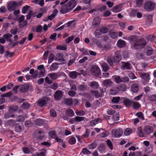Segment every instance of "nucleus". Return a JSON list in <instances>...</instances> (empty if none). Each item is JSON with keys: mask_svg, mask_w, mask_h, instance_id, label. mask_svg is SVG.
<instances>
[{"mask_svg": "<svg viewBox=\"0 0 156 156\" xmlns=\"http://www.w3.org/2000/svg\"><path fill=\"white\" fill-rule=\"evenodd\" d=\"M137 133L139 136L140 137H143L145 135H148L153 132L154 130L153 128L149 125L145 126L143 128V131L141 126L137 128Z\"/></svg>", "mask_w": 156, "mask_h": 156, "instance_id": "f257e3e1", "label": "nucleus"}, {"mask_svg": "<svg viewBox=\"0 0 156 156\" xmlns=\"http://www.w3.org/2000/svg\"><path fill=\"white\" fill-rule=\"evenodd\" d=\"M155 4L153 2H147L145 3L144 5V9L147 11H151L154 9Z\"/></svg>", "mask_w": 156, "mask_h": 156, "instance_id": "f03ea898", "label": "nucleus"}, {"mask_svg": "<svg viewBox=\"0 0 156 156\" xmlns=\"http://www.w3.org/2000/svg\"><path fill=\"white\" fill-rule=\"evenodd\" d=\"M139 74L142 78V81L144 84H146L149 82L150 78L149 75L148 74L141 72H139Z\"/></svg>", "mask_w": 156, "mask_h": 156, "instance_id": "7ed1b4c3", "label": "nucleus"}, {"mask_svg": "<svg viewBox=\"0 0 156 156\" xmlns=\"http://www.w3.org/2000/svg\"><path fill=\"white\" fill-rule=\"evenodd\" d=\"M129 40L130 42L133 43V47L136 49H137V46H140V44L137 45L138 40L136 36H132L129 37Z\"/></svg>", "mask_w": 156, "mask_h": 156, "instance_id": "20e7f679", "label": "nucleus"}, {"mask_svg": "<svg viewBox=\"0 0 156 156\" xmlns=\"http://www.w3.org/2000/svg\"><path fill=\"white\" fill-rule=\"evenodd\" d=\"M123 131L121 129H114L112 131V133L116 138H119L122 136Z\"/></svg>", "mask_w": 156, "mask_h": 156, "instance_id": "39448f33", "label": "nucleus"}, {"mask_svg": "<svg viewBox=\"0 0 156 156\" xmlns=\"http://www.w3.org/2000/svg\"><path fill=\"white\" fill-rule=\"evenodd\" d=\"M17 6V3L14 1L9 2L7 6L8 10L10 11H14Z\"/></svg>", "mask_w": 156, "mask_h": 156, "instance_id": "423d86ee", "label": "nucleus"}, {"mask_svg": "<svg viewBox=\"0 0 156 156\" xmlns=\"http://www.w3.org/2000/svg\"><path fill=\"white\" fill-rule=\"evenodd\" d=\"M90 71L92 75L95 76L99 75L100 73V69L97 66H93L91 68Z\"/></svg>", "mask_w": 156, "mask_h": 156, "instance_id": "0eeeda50", "label": "nucleus"}, {"mask_svg": "<svg viewBox=\"0 0 156 156\" xmlns=\"http://www.w3.org/2000/svg\"><path fill=\"white\" fill-rule=\"evenodd\" d=\"M76 2L75 0H72L65 4L66 5L67 8L69 11H70L74 8L76 5Z\"/></svg>", "mask_w": 156, "mask_h": 156, "instance_id": "6e6552de", "label": "nucleus"}, {"mask_svg": "<svg viewBox=\"0 0 156 156\" xmlns=\"http://www.w3.org/2000/svg\"><path fill=\"white\" fill-rule=\"evenodd\" d=\"M62 5L60 9V12L62 14H65L68 12L69 10L67 8V7L64 3L62 2L60 3Z\"/></svg>", "mask_w": 156, "mask_h": 156, "instance_id": "1a4fd4ad", "label": "nucleus"}, {"mask_svg": "<svg viewBox=\"0 0 156 156\" xmlns=\"http://www.w3.org/2000/svg\"><path fill=\"white\" fill-rule=\"evenodd\" d=\"M113 84V83L110 79H106L103 82V85L107 87H112Z\"/></svg>", "mask_w": 156, "mask_h": 156, "instance_id": "9d476101", "label": "nucleus"}, {"mask_svg": "<svg viewBox=\"0 0 156 156\" xmlns=\"http://www.w3.org/2000/svg\"><path fill=\"white\" fill-rule=\"evenodd\" d=\"M81 74L83 75L82 73H77L76 71H73L70 72L69 75L71 78L74 79L76 78L78 76H80Z\"/></svg>", "mask_w": 156, "mask_h": 156, "instance_id": "9b49d317", "label": "nucleus"}, {"mask_svg": "<svg viewBox=\"0 0 156 156\" xmlns=\"http://www.w3.org/2000/svg\"><path fill=\"white\" fill-rule=\"evenodd\" d=\"M122 6L121 4H119L114 6L112 8V11L114 12H118L121 11Z\"/></svg>", "mask_w": 156, "mask_h": 156, "instance_id": "f8f14e48", "label": "nucleus"}, {"mask_svg": "<svg viewBox=\"0 0 156 156\" xmlns=\"http://www.w3.org/2000/svg\"><path fill=\"white\" fill-rule=\"evenodd\" d=\"M63 96L62 92L60 90L57 91L55 94V98L57 100H59Z\"/></svg>", "mask_w": 156, "mask_h": 156, "instance_id": "ddd939ff", "label": "nucleus"}, {"mask_svg": "<svg viewBox=\"0 0 156 156\" xmlns=\"http://www.w3.org/2000/svg\"><path fill=\"white\" fill-rule=\"evenodd\" d=\"M122 68L123 70L130 69H131L132 66L129 63L123 62H122Z\"/></svg>", "mask_w": 156, "mask_h": 156, "instance_id": "4468645a", "label": "nucleus"}, {"mask_svg": "<svg viewBox=\"0 0 156 156\" xmlns=\"http://www.w3.org/2000/svg\"><path fill=\"white\" fill-rule=\"evenodd\" d=\"M121 54L118 52L116 53L113 58V60L115 62L117 63L120 61L121 59Z\"/></svg>", "mask_w": 156, "mask_h": 156, "instance_id": "2eb2a0df", "label": "nucleus"}, {"mask_svg": "<svg viewBox=\"0 0 156 156\" xmlns=\"http://www.w3.org/2000/svg\"><path fill=\"white\" fill-rule=\"evenodd\" d=\"M19 90L22 92L27 90L29 88V86L27 84H23L19 85Z\"/></svg>", "mask_w": 156, "mask_h": 156, "instance_id": "dca6fc26", "label": "nucleus"}, {"mask_svg": "<svg viewBox=\"0 0 156 156\" xmlns=\"http://www.w3.org/2000/svg\"><path fill=\"white\" fill-rule=\"evenodd\" d=\"M146 44L145 40L144 39H142L138 40V42H137V45L140 44V46H137V49L141 48L142 46H145Z\"/></svg>", "mask_w": 156, "mask_h": 156, "instance_id": "f3484780", "label": "nucleus"}, {"mask_svg": "<svg viewBox=\"0 0 156 156\" xmlns=\"http://www.w3.org/2000/svg\"><path fill=\"white\" fill-rule=\"evenodd\" d=\"M101 20L98 17L95 18L92 23V25L94 27H97L100 24Z\"/></svg>", "mask_w": 156, "mask_h": 156, "instance_id": "a211bd4d", "label": "nucleus"}, {"mask_svg": "<svg viewBox=\"0 0 156 156\" xmlns=\"http://www.w3.org/2000/svg\"><path fill=\"white\" fill-rule=\"evenodd\" d=\"M48 101V99L46 98H44L38 101V105L41 106H43L45 105Z\"/></svg>", "mask_w": 156, "mask_h": 156, "instance_id": "6ab92c4d", "label": "nucleus"}, {"mask_svg": "<svg viewBox=\"0 0 156 156\" xmlns=\"http://www.w3.org/2000/svg\"><path fill=\"white\" fill-rule=\"evenodd\" d=\"M133 101L128 99H125L123 101V103L126 107H129L132 106Z\"/></svg>", "mask_w": 156, "mask_h": 156, "instance_id": "aec40b11", "label": "nucleus"}, {"mask_svg": "<svg viewBox=\"0 0 156 156\" xmlns=\"http://www.w3.org/2000/svg\"><path fill=\"white\" fill-rule=\"evenodd\" d=\"M139 89V86L137 84H134L132 85L131 90L133 93H136L138 91Z\"/></svg>", "mask_w": 156, "mask_h": 156, "instance_id": "412c9836", "label": "nucleus"}, {"mask_svg": "<svg viewBox=\"0 0 156 156\" xmlns=\"http://www.w3.org/2000/svg\"><path fill=\"white\" fill-rule=\"evenodd\" d=\"M89 86L92 88L97 89L99 86L98 83L94 81H93L90 83Z\"/></svg>", "mask_w": 156, "mask_h": 156, "instance_id": "4be33fe9", "label": "nucleus"}, {"mask_svg": "<svg viewBox=\"0 0 156 156\" xmlns=\"http://www.w3.org/2000/svg\"><path fill=\"white\" fill-rule=\"evenodd\" d=\"M101 120L100 118H97L94 120L91 121L90 123V125L91 126H93L97 124L99 122H101Z\"/></svg>", "mask_w": 156, "mask_h": 156, "instance_id": "5701e85b", "label": "nucleus"}, {"mask_svg": "<svg viewBox=\"0 0 156 156\" xmlns=\"http://www.w3.org/2000/svg\"><path fill=\"white\" fill-rule=\"evenodd\" d=\"M69 82L70 86H71V89L74 90L75 91L76 90V87L74 81L73 80H70Z\"/></svg>", "mask_w": 156, "mask_h": 156, "instance_id": "b1692460", "label": "nucleus"}, {"mask_svg": "<svg viewBox=\"0 0 156 156\" xmlns=\"http://www.w3.org/2000/svg\"><path fill=\"white\" fill-rule=\"evenodd\" d=\"M15 115L11 112H6L4 115V118L6 119L10 118H14Z\"/></svg>", "mask_w": 156, "mask_h": 156, "instance_id": "393cba45", "label": "nucleus"}, {"mask_svg": "<svg viewBox=\"0 0 156 156\" xmlns=\"http://www.w3.org/2000/svg\"><path fill=\"white\" fill-rule=\"evenodd\" d=\"M12 36V35L9 33L5 34L3 36V37L6 39L7 42H10L11 43L12 42L11 39L10 38Z\"/></svg>", "mask_w": 156, "mask_h": 156, "instance_id": "a878e982", "label": "nucleus"}, {"mask_svg": "<svg viewBox=\"0 0 156 156\" xmlns=\"http://www.w3.org/2000/svg\"><path fill=\"white\" fill-rule=\"evenodd\" d=\"M117 44L118 47L122 48L126 45V42L125 41L120 39L118 41Z\"/></svg>", "mask_w": 156, "mask_h": 156, "instance_id": "bb28decb", "label": "nucleus"}, {"mask_svg": "<svg viewBox=\"0 0 156 156\" xmlns=\"http://www.w3.org/2000/svg\"><path fill=\"white\" fill-rule=\"evenodd\" d=\"M119 91V89L118 87L112 88L110 91V94L112 95H114L117 94Z\"/></svg>", "mask_w": 156, "mask_h": 156, "instance_id": "cd10ccee", "label": "nucleus"}, {"mask_svg": "<svg viewBox=\"0 0 156 156\" xmlns=\"http://www.w3.org/2000/svg\"><path fill=\"white\" fill-rule=\"evenodd\" d=\"M48 76L53 80H56L58 76V75L56 73H49Z\"/></svg>", "mask_w": 156, "mask_h": 156, "instance_id": "c85d7f7f", "label": "nucleus"}, {"mask_svg": "<svg viewBox=\"0 0 156 156\" xmlns=\"http://www.w3.org/2000/svg\"><path fill=\"white\" fill-rule=\"evenodd\" d=\"M59 64L57 62L53 63L50 67V69L51 71H54L57 69L58 67Z\"/></svg>", "mask_w": 156, "mask_h": 156, "instance_id": "c756f323", "label": "nucleus"}, {"mask_svg": "<svg viewBox=\"0 0 156 156\" xmlns=\"http://www.w3.org/2000/svg\"><path fill=\"white\" fill-rule=\"evenodd\" d=\"M66 113L69 117H72L74 115L73 111L71 109H69L67 110L66 111Z\"/></svg>", "mask_w": 156, "mask_h": 156, "instance_id": "7c9ffc66", "label": "nucleus"}, {"mask_svg": "<svg viewBox=\"0 0 156 156\" xmlns=\"http://www.w3.org/2000/svg\"><path fill=\"white\" fill-rule=\"evenodd\" d=\"M105 145L103 144H101L99 147L98 150L101 153H104L105 152Z\"/></svg>", "mask_w": 156, "mask_h": 156, "instance_id": "2f4dec72", "label": "nucleus"}, {"mask_svg": "<svg viewBox=\"0 0 156 156\" xmlns=\"http://www.w3.org/2000/svg\"><path fill=\"white\" fill-rule=\"evenodd\" d=\"M132 106L134 109H137L141 107L140 105L138 102L133 101Z\"/></svg>", "mask_w": 156, "mask_h": 156, "instance_id": "473e14b6", "label": "nucleus"}, {"mask_svg": "<svg viewBox=\"0 0 156 156\" xmlns=\"http://www.w3.org/2000/svg\"><path fill=\"white\" fill-rule=\"evenodd\" d=\"M115 81L118 83L122 82V79L119 76H113Z\"/></svg>", "mask_w": 156, "mask_h": 156, "instance_id": "72a5a7b5", "label": "nucleus"}, {"mask_svg": "<svg viewBox=\"0 0 156 156\" xmlns=\"http://www.w3.org/2000/svg\"><path fill=\"white\" fill-rule=\"evenodd\" d=\"M15 121L12 120L10 119L7 120L5 122L7 126H13L15 123Z\"/></svg>", "mask_w": 156, "mask_h": 156, "instance_id": "f704fd0d", "label": "nucleus"}, {"mask_svg": "<svg viewBox=\"0 0 156 156\" xmlns=\"http://www.w3.org/2000/svg\"><path fill=\"white\" fill-rule=\"evenodd\" d=\"M65 103L68 105H71L73 103L72 98H66L65 100Z\"/></svg>", "mask_w": 156, "mask_h": 156, "instance_id": "c9c22d12", "label": "nucleus"}, {"mask_svg": "<svg viewBox=\"0 0 156 156\" xmlns=\"http://www.w3.org/2000/svg\"><path fill=\"white\" fill-rule=\"evenodd\" d=\"M30 7L28 5H26L23 7L22 9V12L23 14H25L27 12L31 11L29 10Z\"/></svg>", "mask_w": 156, "mask_h": 156, "instance_id": "e433bc0d", "label": "nucleus"}, {"mask_svg": "<svg viewBox=\"0 0 156 156\" xmlns=\"http://www.w3.org/2000/svg\"><path fill=\"white\" fill-rule=\"evenodd\" d=\"M64 55L62 53H58L56 54V55L55 59L57 61L59 60L60 59H61L63 58H64Z\"/></svg>", "mask_w": 156, "mask_h": 156, "instance_id": "4c0bfd02", "label": "nucleus"}, {"mask_svg": "<svg viewBox=\"0 0 156 156\" xmlns=\"http://www.w3.org/2000/svg\"><path fill=\"white\" fill-rule=\"evenodd\" d=\"M97 146V144L96 142H94L91 144L88 145V147L90 149H93L96 148Z\"/></svg>", "mask_w": 156, "mask_h": 156, "instance_id": "58836bf2", "label": "nucleus"}, {"mask_svg": "<svg viewBox=\"0 0 156 156\" xmlns=\"http://www.w3.org/2000/svg\"><path fill=\"white\" fill-rule=\"evenodd\" d=\"M132 130L130 128L126 129L124 131V134L125 136H128L132 133Z\"/></svg>", "mask_w": 156, "mask_h": 156, "instance_id": "ea45409f", "label": "nucleus"}, {"mask_svg": "<svg viewBox=\"0 0 156 156\" xmlns=\"http://www.w3.org/2000/svg\"><path fill=\"white\" fill-rule=\"evenodd\" d=\"M101 66L103 68V71L104 72H106L109 69V67L107 64L105 63H103L101 65Z\"/></svg>", "mask_w": 156, "mask_h": 156, "instance_id": "a19ab883", "label": "nucleus"}, {"mask_svg": "<svg viewBox=\"0 0 156 156\" xmlns=\"http://www.w3.org/2000/svg\"><path fill=\"white\" fill-rule=\"evenodd\" d=\"M22 127L19 124H16L15 126V130L17 132H20L22 130Z\"/></svg>", "mask_w": 156, "mask_h": 156, "instance_id": "79ce46f5", "label": "nucleus"}, {"mask_svg": "<svg viewBox=\"0 0 156 156\" xmlns=\"http://www.w3.org/2000/svg\"><path fill=\"white\" fill-rule=\"evenodd\" d=\"M17 107L16 106H13L9 108V112H11L13 114L14 112L17 110Z\"/></svg>", "mask_w": 156, "mask_h": 156, "instance_id": "37998d69", "label": "nucleus"}, {"mask_svg": "<svg viewBox=\"0 0 156 156\" xmlns=\"http://www.w3.org/2000/svg\"><path fill=\"white\" fill-rule=\"evenodd\" d=\"M54 55L53 54H51L49 56L48 63H51L54 59Z\"/></svg>", "mask_w": 156, "mask_h": 156, "instance_id": "c03bdc74", "label": "nucleus"}, {"mask_svg": "<svg viewBox=\"0 0 156 156\" xmlns=\"http://www.w3.org/2000/svg\"><path fill=\"white\" fill-rule=\"evenodd\" d=\"M14 54V52H10L9 51H5V56L7 57H11Z\"/></svg>", "mask_w": 156, "mask_h": 156, "instance_id": "a18cd8bd", "label": "nucleus"}, {"mask_svg": "<svg viewBox=\"0 0 156 156\" xmlns=\"http://www.w3.org/2000/svg\"><path fill=\"white\" fill-rule=\"evenodd\" d=\"M76 142V139L73 137H71L69 140V143L71 145L74 144Z\"/></svg>", "mask_w": 156, "mask_h": 156, "instance_id": "49530a36", "label": "nucleus"}, {"mask_svg": "<svg viewBox=\"0 0 156 156\" xmlns=\"http://www.w3.org/2000/svg\"><path fill=\"white\" fill-rule=\"evenodd\" d=\"M81 153H82L84 154H89L91 153V152L89 151L86 148H83Z\"/></svg>", "mask_w": 156, "mask_h": 156, "instance_id": "de8ad7c7", "label": "nucleus"}, {"mask_svg": "<svg viewBox=\"0 0 156 156\" xmlns=\"http://www.w3.org/2000/svg\"><path fill=\"white\" fill-rule=\"evenodd\" d=\"M23 151L24 153L27 154L29 153L31 151L30 148L26 147L23 148Z\"/></svg>", "mask_w": 156, "mask_h": 156, "instance_id": "09e8293b", "label": "nucleus"}, {"mask_svg": "<svg viewBox=\"0 0 156 156\" xmlns=\"http://www.w3.org/2000/svg\"><path fill=\"white\" fill-rule=\"evenodd\" d=\"M136 115L139 118L142 120H144V114L142 112H139L137 113Z\"/></svg>", "mask_w": 156, "mask_h": 156, "instance_id": "8fccbe9b", "label": "nucleus"}, {"mask_svg": "<svg viewBox=\"0 0 156 156\" xmlns=\"http://www.w3.org/2000/svg\"><path fill=\"white\" fill-rule=\"evenodd\" d=\"M109 34L110 37L113 38H115L117 37V33L113 31H110Z\"/></svg>", "mask_w": 156, "mask_h": 156, "instance_id": "3c124183", "label": "nucleus"}, {"mask_svg": "<svg viewBox=\"0 0 156 156\" xmlns=\"http://www.w3.org/2000/svg\"><path fill=\"white\" fill-rule=\"evenodd\" d=\"M120 99V98L119 97H114L112 99V102L113 103H117L119 102Z\"/></svg>", "mask_w": 156, "mask_h": 156, "instance_id": "603ef678", "label": "nucleus"}, {"mask_svg": "<svg viewBox=\"0 0 156 156\" xmlns=\"http://www.w3.org/2000/svg\"><path fill=\"white\" fill-rule=\"evenodd\" d=\"M56 49L61 50H66L67 49V47L66 45H58L56 47Z\"/></svg>", "mask_w": 156, "mask_h": 156, "instance_id": "864d4df0", "label": "nucleus"}, {"mask_svg": "<svg viewBox=\"0 0 156 156\" xmlns=\"http://www.w3.org/2000/svg\"><path fill=\"white\" fill-rule=\"evenodd\" d=\"M92 95L95 96L96 98H98L99 97V94L97 91L96 90L92 91L91 92Z\"/></svg>", "mask_w": 156, "mask_h": 156, "instance_id": "5fc2aeb1", "label": "nucleus"}, {"mask_svg": "<svg viewBox=\"0 0 156 156\" xmlns=\"http://www.w3.org/2000/svg\"><path fill=\"white\" fill-rule=\"evenodd\" d=\"M113 119L114 121H118L119 119V115L118 113H116L113 115Z\"/></svg>", "mask_w": 156, "mask_h": 156, "instance_id": "6e6d98bb", "label": "nucleus"}, {"mask_svg": "<svg viewBox=\"0 0 156 156\" xmlns=\"http://www.w3.org/2000/svg\"><path fill=\"white\" fill-rule=\"evenodd\" d=\"M45 73V70L44 69H43L41 70L39 72L38 77H40L44 76Z\"/></svg>", "mask_w": 156, "mask_h": 156, "instance_id": "4d7b16f0", "label": "nucleus"}, {"mask_svg": "<svg viewBox=\"0 0 156 156\" xmlns=\"http://www.w3.org/2000/svg\"><path fill=\"white\" fill-rule=\"evenodd\" d=\"M76 93L75 91L70 90L68 92V94L70 96L73 97L76 95Z\"/></svg>", "mask_w": 156, "mask_h": 156, "instance_id": "13d9d810", "label": "nucleus"}, {"mask_svg": "<svg viewBox=\"0 0 156 156\" xmlns=\"http://www.w3.org/2000/svg\"><path fill=\"white\" fill-rule=\"evenodd\" d=\"M143 3V0H136V3L138 7L141 6Z\"/></svg>", "mask_w": 156, "mask_h": 156, "instance_id": "bf43d9fd", "label": "nucleus"}, {"mask_svg": "<svg viewBox=\"0 0 156 156\" xmlns=\"http://www.w3.org/2000/svg\"><path fill=\"white\" fill-rule=\"evenodd\" d=\"M24 120V118L22 115L18 116L17 118L16 121L17 122H22Z\"/></svg>", "mask_w": 156, "mask_h": 156, "instance_id": "052dcab7", "label": "nucleus"}, {"mask_svg": "<svg viewBox=\"0 0 156 156\" xmlns=\"http://www.w3.org/2000/svg\"><path fill=\"white\" fill-rule=\"evenodd\" d=\"M42 30V27L41 25H38L36 29V32L37 33H41Z\"/></svg>", "mask_w": 156, "mask_h": 156, "instance_id": "680f3d73", "label": "nucleus"}, {"mask_svg": "<svg viewBox=\"0 0 156 156\" xmlns=\"http://www.w3.org/2000/svg\"><path fill=\"white\" fill-rule=\"evenodd\" d=\"M74 38V36H71L66 38V43H69L72 40H73Z\"/></svg>", "mask_w": 156, "mask_h": 156, "instance_id": "e2e57ef3", "label": "nucleus"}, {"mask_svg": "<svg viewBox=\"0 0 156 156\" xmlns=\"http://www.w3.org/2000/svg\"><path fill=\"white\" fill-rule=\"evenodd\" d=\"M76 122H79L84 120V118L83 117H79L76 116L75 117Z\"/></svg>", "mask_w": 156, "mask_h": 156, "instance_id": "0e129e2a", "label": "nucleus"}, {"mask_svg": "<svg viewBox=\"0 0 156 156\" xmlns=\"http://www.w3.org/2000/svg\"><path fill=\"white\" fill-rule=\"evenodd\" d=\"M50 136L52 138H56V135L55 131H52L49 133Z\"/></svg>", "mask_w": 156, "mask_h": 156, "instance_id": "69168bd1", "label": "nucleus"}, {"mask_svg": "<svg viewBox=\"0 0 156 156\" xmlns=\"http://www.w3.org/2000/svg\"><path fill=\"white\" fill-rule=\"evenodd\" d=\"M18 29L17 28H16L14 29H12L10 31L11 33L13 35H16L17 33Z\"/></svg>", "mask_w": 156, "mask_h": 156, "instance_id": "338daca9", "label": "nucleus"}, {"mask_svg": "<svg viewBox=\"0 0 156 156\" xmlns=\"http://www.w3.org/2000/svg\"><path fill=\"white\" fill-rule=\"evenodd\" d=\"M108 134V133L107 131H104L101 133L100 136L101 137H105L107 136Z\"/></svg>", "mask_w": 156, "mask_h": 156, "instance_id": "774afa93", "label": "nucleus"}]
</instances>
